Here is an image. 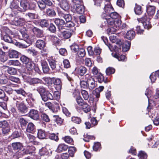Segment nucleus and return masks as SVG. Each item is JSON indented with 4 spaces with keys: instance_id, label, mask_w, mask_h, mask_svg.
<instances>
[{
    "instance_id": "c85d7f7f",
    "label": "nucleus",
    "mask_w": 159,
    "mask_h": 159,
    "mask_svg": "<svg viewBox=\"0 0 159 159\" xmlns=\"http://www.w3.org/2000/svg\"><path fill=\"white\" fill-rule=\"evenodd\" d=\"M130 46V43L128 41H125L122 45V50L123 52H126L129 50Z\"/></svg>"
},
{
    "instance_id": "6ab92c4d",
    "label": "nucleus",
    "mask_w": 159,
    "mask_h": 159,
    "mask_svg": "<svg viewBox=\"0 0 159 159\" xmlns=\"http://www.w3.org/2000/svg\"><path fill=\"white\" fill-rule=\"evenodd\" d=\"M155 7L154 6H149L147 7V12L149 16L154 15L155 13Z\"/></svg>"
},
{
    "instance_id": "c756f323",
    "label": "nucleus",
    "mask_w": 159,
    "mask_h": 159,
    "mask_svg": "<svg viewBox=\"0 0 159 159\" xmlns=\"http://www.w3.org/2000/svg\"><path fill=\"white\" fill-rule=\"evenodd\" d=\"M25 20L23 18L15 19L13 21V24L16 26H22L24 23Z\"/></svg>"
},
{
    "instance_id": "20e7f679",
    "label": "nucleus",
    "mask_w": 159,
    "mask_h": 159,
    "mask_svg": "<svg viewBox=\"0 0 159 159\" xmlns=\"http://www.w3.org/2000/svg\"><path fill=\"white\" fill-rule=\"evenodd\" d=\"M0 128H2V133L4 135L7 134L10 132V125L6 120L0 121Z\"/></svg>"
},
{
    "instance_id": "f03ea898",
    "label": "nucleus",
    "mask_w": 159,
    "mask_h": 159,
    "mask_svg": "<svg viewBox=\"0 0 159 159\" xmlns=\"http://www.w3.org/2000/svg\"><path fill=\"white\" fill-rule=\"evenodd\" d=\"M23 39L25 41V43H21L19 42L16 43V45L20 48H26L31 44L32 42L28 40L29 36L25 32L21 33Z\"/></svg>"
},
{
    "instance_id": "338daca9",
    "label": "nucleus",
    "mask_w": 159,
    "mask_h": 159,
    "mask_svg": "<svg viewBox=\"0 0 159 159\" xmlns=\"http://www.w3.org/2000/svg\"><path fill=\"white\" fill-rule=\"evenodd\" d=\"M71 120L73 122L77 124H80L81 121V120L80 117L75 116L72 117Z\"/></svg>"
},
{
    "instance_id": "c9c22d12",
    "label": "nucleus",
    "mask_w": 159,
    "mask_h": 159,
    "mask_svg": "<svg viewBox=\"0 0 159 159\" xmlns=\"http://www.w3.org/2000/svg\"><path fill=\"white\" fill-rule=\"evenodd\" d=\"M82 107V110L85 113H87L90 111V106L85 102H84L80 106Z\"/></svg>"
},
{
    "instance_id": "13d9d810",
    "label": "nucleus",
    "mask_w": 159,
    "mask_h": 159,
    "mask_svg": "<svg viewBox=\"0 0 159 159\" xmlns=\"http://www.w3.org/2000/svg\"><path fill=\"white\" fill-rule=\"evenodd\" d=\"M26 18L27 20H30L34 18V14L32 13H28L25 15Z\"/></svg>"
},
{
    "instance_id": "09e8293b",
    "label": "nucleus",
    "mask_w": 159,
    "mask_h": 159,
    "mask_svg": "<svg viewBox=\"0 0 159 159\" xmlns=\"http://www.w3.org/2000/svg\"><path fill=\"white\" fill-rule=\"evenodd\" d=\"M19 120L21 128L22 129H24L27 124V121L23 118H20Z\"/></svg>"
},
{
    "instance_id": "680f3d73",
    "label": "nucleus",
    "mask_w": 159,
    "mask_h": 159,
    "mask_svg": "<svg viewBox=\"0 0 159 159\" xmlns=\"http://www.w3.org/2000/svg\"><path fill=\"white\" fill-rule=\"evenodd\" d=\"M115 69L111 67H108L106 70V73L107 75H110L113 74L115 72Z\"/></svg>"
},
{
    "instance_id": "6e6552de",
    "label": "nucleus",
    "mask_w": 159,
    "mask_h": 159,
    "mask_svg": "<svg viewBox=\"0 0 159 159\" xmlns=\"http://www.w3.org/2000/svg\"><path fill=\"white\" fill-rule=\"evenodd\" d=\"M60 7L64 11H66L70 9V5L67 0H58Z\"/></svg>"
},
{
    "instance_id": "6e6d98bb",
    "label": "nucleus",
    "mask_w": 159,
    "mask_h": 159,
    "mask_svg": "<svg viewBox=\"0 0 159 159\" xmlns=\"http://www.w3.org/2000/svg\"><path fill=\"white\" fill-rule=\"evenodd\" d=\"M77 54L79 57H84L85 55V51L83 48L80 49L77 51Z\"/></svg>"
},
{
    "instance_id": "ea45409f",
    "label": "nucleus",
    "mask_w": 159,
    "mask_h": 159,
    "mask_svg": "<svg viewBox=\"0 0 159 159\" xmlns=\"http://www.w3.org/2000/svg\"><path fill=\"white\" fill-rule=\"evenodd\" d=\"M60 107L57 103H54L53 104L51 110L54 113L57 112L59 110Z\"/></svg>"
},
{
    "instance_id": "5701e85b",
    "label": "nucleus",
    "mask_w": 159,
    "mask_h": 159,
    "mask_svg": "<svg viewBox=\"0 0 159 159\" xmlns=\"http://www.w3.org/2000/svg\"><path fill=\"white\" fill-rule=\"evenodd\" d=\"M36 47L42 50L45 46V43L44 40H38L36 43Z\"/></svg>"
},
{
    "instance_id": "4468645a",
    "label": "nucleus",
    "mask_w": 159,
    "mask_h": 159,
    "mask_svg": "<svg viewBox=\"0 0 159 159\" xmlns=\"http://www.w3.org/2000/svg\"><path fill=\"white\" fill-rule=\"evenodd\" d=\"M54 21L56 25L58 26L59 30L62 28V25L65 24V22L64 20L59 18H55L54 19Z\"/></svg>"
},
{
    "instance_id": "4c0bfd02",
    "label": "nucleus",
    "mask_w": 159,
    "mask_h": 159,
    "mask_svg": "<svg viewBox=\"0 0 159 159\" xmlns=\"http://www.w3.org/2000/svg\"><path fill=\"white\" fill-rule=\"evenodd\" d=\"M5 55V52L0 49V60L2 62H4L7 60V58Z\"/></svg>"
},
{
    "instance_id": "774afa93",
    "label": "nucleus",
    "mask_w": 159,
    "mask_h": 159,
    "mask_svg": "<svg viewBox=\"0 0 159 159\" xmlns=\"http://www.w3.org/2000/svg\"><path fill=\"white\" fill-rule=\"evenodd\" d=\"M85 80H82L80 82L81 87L83 88H85L87 87L88 82L87 79H85Z\"/></svg>"
},
{
    "instance_id": "e2e57ef3",
    "label": "nucleus",
    "mask_w": 159,
    "mask_h": 159,
    "mask_svg": "<svg viewBox=\"0 0 159 159\" xmlns=\"http://www.w3.org/2000/svg\"><path fill=\"white\" fill-rule=\"evenodd\" d=\"M115 21L112 18L108 17L106 18V20L104 21L105 23L106 22L109 25H112L113 24H114Z\"/></svg>"
},
{
    "instance_id": "58836bf2",
    "label": "nucleus",
    "mask_w": 159,
    "mask_h": 159,
    "mask_svg": "<svg viewBox=\"0 0 159 159\" xmlns=\"http://www.w3.org/2000/svg\"><path fill=\"white\" fill-rule=\"evenodd\" d=\"M8 67L7 72L11 75H15L17 73V69L15 68L7 66Z\"/></svg>"
},
{
    "instance_id": "ddd939ff",
    "label": "nucleus",
    "mask_w": 159,
    "mask_h": 159,
    "mask_svg": "<svg viewBox=\"0 0 159 159\" xmlns=\"http://www.w3.org/2000/svg\"><path fill=\"white\" fill-rule=\"evenodd\" d=\"M59 15L61 17L64 18L66 22L71 21L72 19L71 15L69 14L64 13L61 11L59 13Z\"/></svg>"
},
{
    "instance_id": "a18cd8bd",
    "label": "nucleus",
    "mask_w": 159,
    "mask_h": 159,
    "mask_svg": "<svg viewBox=\"0 0 159 159\" xmlns=\"http://www.w3.org/2000/svg\"><path fill=\"white\" fill-rule=\"evenodd\" d=\"M134 11L136 14L140 15L142 13L141 7L140 6L136 4L134 8Z\"/></svg>"
},
{
    "instance_id": "49530a36",
    "label": "nucleus",
    "mask_w": 159,
    "mask_h": 159,
    "mask_svg": "<svg viewBox=\"0 0 159 159\" xmlns=\"http://www.w3.org/2000/svg\"><path fill=\"white\" fill-rule=\"evenodd\" d=\"M38 137L40 139H43L46 137L44 131L42 129H39L38 131Z\"/></svg>"
},
{
    "instance_id": "7c9ffc66",
    "label": "nucleus",
    "mask_w": 159,
    "mask_h": 159,
    "mask_svg": "<svg viewBox=\"0 0 159 159\" xmlns=\"http://www.w3.org/2000/svg\"><path fill=\"white\" fill-rule=\"evenodd\" d=\"M35 148L34 147L32 146H29L27 147L26 150L25 151L26 154H29L31 155L34 154V151L35 150Z\"/></svg>"
},
{
    "instance_id": "72a5a7b5",
    "label": "nucleus",
    "mask_w": 159,
    "mask_h": 159,
    "mask_svg": "<svg viewBox=\"0 0 159 159\" xmlns=\"http://www.w3.org/2000/svg\"><path fill=\"white\" fill-rule=\"evenodd\" d=\"M104 11L105 13L109 14L113 11V8L109 2L105 5Z\"/></svg>"
},
{
    "instance_id": "a211bd4d",
    "label": "nucleus",
    "mask_w": 159,
    "mask_h": 159,
    "mask_svg": "<svg viewBox=\"0 0 159 159\" xmlns=\"http://www.w3.org/2000/svg\"><path fill=\"white\" fill-rule=\"evenodd\" d=\"M13 150L19 151L23 148L22 144L20 142H15L11 144Z\"/></svg>"
},
{
    "instance_id": "1a4fd4ad",
    "label": "nucleus",
    "mask_w": 159,
    "mask_h": 159,
    "mask_svg": "<svg viewBox=\"0 0 159 159\" xmlns=\"http://www.w3.org/2000/svg\"><path fill=\"white\" fill-rule=\"evenodd\" d=\"M21 7L19 8V11L23 12L25 11L29 8V3L27 0H22L20 2Z\"/></svg>"
},
{
    "instance_id": "de8ad7c7",
    "label": "nucleus",
    "mask_w": 159,
    "mask_h": 159,
    "mask_svg": "<svg viewBox=\"0 0 159 159\" xmlns=\"http://www.w3.org/2000/svg\"><path fill=\"white\" fill-rule=\"evenodd\" d=\"M21 135V133L17 130L15 131L11 135V137L12 139L20 137Z\"/></svg>"
},
{
    "instance_id": "a19ab883",
    "label": "nucleus",
    "mask_w": 159,
    "mask_h": 159,
    "mask_svg": "<svg viewBox=\"0 0 159 159\" xmlns=\"http://www.w3.org/2000/svg\"><path fill=\"white\" fill-rule=\"evenodd\" d=\"M26 65L27 69L29 71L32 70L34 69L35 64L31 60Z\"/></svg>"
},
{
    "instance_id": "cd10ccee",
    "label": "nucleus",
    "mask_w": 159,
    "mask_h": 159,
    "mask_svg": "<svg viewBox=\"0 0 159 159\" xmlns=\"http://www.w3.org/2000/svg\"><path fill=\"white\" fill-rule=\"evenodd\" d=\"M46 15L51 17H54L56 15L54 10L52 8H48L46 9L45 12Z\"/></svg>"
},
{
    "instance_id": "c03bdc74",
    "label": "nucleus",
    "mask_w": 159,
    "mask_h": 159,
    "mask_svg": "<svg viewBox=\"0 0 159 159\" xmlns=\"http://www.w3.org/2000/svg\"><path fill=\"white\" fill-rule=\"evenodd\" d=\"M8 80L11 81V82H10L12 84H13V83H18L20 81V80L18 78L13 76L9 77Z\"/></svg>"
},
{
    "instance_id": "dca6fc26",
    "label": "nucleus",
    "mask_w": 159,
    "mask_h": 159,
    "mask_svg": "<svg viewBox=\"0 0 159 159\" xmlns=\"http://www.w3.org/2000/svg\"><path fill=\"white\" fill-rule=\"evenodd\" d=\"M19 3V1H14L11 3L10 6V8L14 11H19V8H20Z\"/></svg>"
},
{
    "instance_id": "b1692460",
    "label": "nucleus",
    "mask_w": 159,
    "mask_h": 159,
    "mask_svg": "<svg viewBox=\"0 0 159 159\" xmlns=\"http://www.w3.org/2000/svg\"><path fill=\"white\" fill-rule=\"evenodd\" d=\"M41 64L43 72L45 73H48L49 70V69L47 62L44 60H42Z\"/></svg>"
},
{
    "instance_id": "79ce46f5",
    "label": "nucleus",
    "mask_w": 159,
    "mask_h": 159,
    "mask_svg": "<svg viewBox=\"0 0 159 159\" xmlns=\"http://www.w3.org/2000/svg\"><path fill=\"white\" fill-rule=\"evenodd\" d=\"M48 61L49 65L52 70H55L56 68V64L55 60L52 59H48Z\"/></svg>"
},
{
    "instance_id": "3c124183",
    "label": "nucleus",
    "mask_w": 159,
    "mask_h": 159,
    "mask_svg": "<svg viewBox=\"0 0 159 159\" xmlns=\"http://www.w3.org/2000/svg\"><path fill=\"white\" fill-rule=\"evenodd\" d=\"M138 156L140 159H147V154L143 151H140L138 154Z\"/></svg>"
},
{
    "instance_id": "a878e982",
    "label": "nucleus",
    "mask_w": 159,
    "mask_h": 159,
    "mask_svg": "<svg viewBox=\"0 0 159 159\" xmlns=\"http://www.w3.org/2000/svg\"><path fill=\"white\" fill-rule=\"evenodd\" d=\"M39 23V25L42 27H47L49 25V20L46 19L40 20Z\"/></svg>"
},
{
    "instance_id": "0e129e2a",
    "label": "nucleus",
    "mask_w": 159,
    "mask_h": 159,
    "mask_svg": "<svg viewBox=\"0 0 159 159\" xmlns=\"http://www.w3.org/2000/svg\"><path fill=\"white\" fill-rule=\"evenodd\" d=\"M14 91L18 94H21L25 97L26 96V93L23 89H15L14 90Z\"/></svg>"
},
{
    "instance_id": "37998d69",
    "label": "nucleus",
    "mask_w": 159,
    "mask_h": 159,
    "mask_svg": "<svg viewBox=\"0 0 159 159\" xmlns=\"http://www.w3.org/2000/svg\"><path fill=\"white\" fill-rule=\"evenodd\" d=\"M101 38L102 39V40L104 42V43H105L108 46L110 51H113L114 50V48L115 47V46H114L113 47V46L111 45V44H107V40L106 38L104 37H101Z\"/></svg>"
},
{
    "instance_id": "2eb2a0df",
    "label": "nucleus",
    "mask_w": 159,
    "mask_h": 159,
    "mask_svg": "<svg viewBox=\"0 0 159 159\" xmlns=\"http://www.w3.org/2000/svg\"><path fill=\"white\" fill-rule=\"evenodd\" d=\"M32 31L34 34L38 38H41L43 36V31L40 29L36 27H34Z\"/></svg>"
},
{
    "instance_id": "7ed1b4c3",
    "label": "nucleus",
    "mask_w": 159,
    "mask_h": 159,
    "mask_svg": "<svg viewBox=\"0 0 159 159\" xmlns=\"http://www.w3.org/2000/svg\"><path fill=\"white\" fill-rule=\"evenodd\" d=\"M84 79H87L88 82V87L89 90L94 89L97 86L95 81L89 75L86 74L83 76Z\"/></svg>"
},
{
    "instance_id": "412c9836",
    "label": "nucleus",
    "mask_w": 159,
    "mask_h": 159,
    "mask_svg": "<svg viewBox=\"0 0 159 159\" xmlns=\"http://www.w3.org/2000/svg\"><path fill=\"white\" fill-rule=\"evenodd\" d=\"M60 32L61 33V35L63 38L66 39L70 38L72 34V31L68 30H65L63 31H61Z\"/></svg>"
},
{
    "instance_id": "052dcab7",
    "label": "nucleus",
    "mask_w": 159,
    "mask_h": 159,
    "mask_svg": "<svg viewBox=\"0 0 159 159\" xmlns=\"http://www.w3.org/2000/svg\"><path fill=\"white\" fill-rule=\"evenodd\" d=\"M97 77L99 82L101 83L104 82L105 83H106V81L104 80L103 76L101 73H98V74L97 75Z\"/></svg>"
},
{
    "instance_id": "2f4dec72",
    "label": "nucleus",
    "mask_w": 159,
    "mask_h": 159,
    "mask_svg": "<svg viewBox=\"0 0 159 159\" xmlns=\"http://www.w3.org/2000/svg\"><path fill=\"white\" fill-rule=\"evenodd\" d=\"M110 40L112 43H116V44L120 45L122 44V43L119 39H118L114 35H111L110 37Z\"/></svg>"
},
{
    "instance_id": "69168bd1",
    "label": "nucleus",
    "mask_w": 159,
    "mask_h": 159,
    "mask_svg": "<svg viewBox=\"0 0 159 159\" xmlns=\"http://www.w3.org/2000/svg\"><path fill=\"white\" fill-rule=\"evenodd\" d=\"M3 89L8 94H11L12 93L13 90L9 85H6L3 87Z\"/></svg>"
},
{
    "instance_id": "4d7b16f0",
    "label": "nucleus",
    "mask_w": 159,
    "mask_h": 159,
    "mask_svg": "<svg viewBox=\"0 0 159 159\" xmlns=\"http://www.w3.org/2000/svg\"><path fill=\"white\" fill-rule=\"evenodd\" d=\"M20 60L23 63L25 64L30 61L29 58L24 55L20 57Z\"/></svg>"
},
{
    "instance_id": "f704fd0d",
    "label": "nucleus",
    "mask_w": 159,
    "mask_h": 159,
    "mask_svg": "<svg viewBox=\"0 0 159 159\" xmlns=\"http://www.w3.org/2000/svg\"><path fill=\"white\" fill-rule=\"evenodd\" d=\"M135 35L134 31L131 30L128 31L126 34V37L128 39H131L134 38Z\"/></svg>"
},
{
    "instance_id": "f3484780",
    "label": "nucleus",
    "mask_w": 159,
    "mask_h": 159,
    "mask_svg": "<svg viewBox=\"0 0 159 159\" xmlns=\"http://www.w3.org/2000/svg\"><path fill=\"white\" fill-rule=\"evenodd\" d=\"M28 82L30 85L38 83H44L42 80L38 78H29L28 80Z\"/></svg>"
},
{
    "instance_id": "5fc2aeb1",
    "label": "nucleus",
    "mask_w": 159,
    "mask_h": 159,
    "mask_svg": "<svg viewBox=\"0 0 159 159\" xmlns=\"http://www.w3.org/2000/svg\"><path fill=\"white\" fill-rule=\"evenodd\" d=\"M109 17L112 18L113 19H116L119 17L120 16L116 12H111L110 13L109 15Z\"/></svg>"
},
{
    "instance_id": "0eeeda50",
    "label": "nucleus",
    "mask_w": 159,
    "mask_h": 159,
    "mask_svg": "<svg viewBox=\"0 0 159 159\" xmlns=\"http://www.w3.org/2000/svg\"><path fill=\"white\" fill-rule=\"evenodd\" d=\"M150 19L146 16L142 18V21L143 25L145 29H149L151 27V25L150 22Z\"/></svg>"
},
{
    "instance_id": "bb28decb",
    "label": "nucleus",
    "mask_w": 159,
    "mask_h": 159,
    "mask_svg": "<svg viewBox=\"0 0 159 159\" xmlns=\"http://www.w3.org/2000/svg\"><path fill=\"white\" fill-rule=\"evenodd\" d=\"M8 56L11 58H17L18 57V52L16 50H12L9 51Z\"/></svg>"
},
{
    "instance_id": "603ef678",
    "label": "nucleus",
    "mask_w": 159,
    "mask_h": 159,
    "mask_svg": "<svg viewBox=\"0 0 159 159\" xmlns=\"http://www.w3.org/2000/svg\"><path fill=\"white\" fill-rule=\"evenodd\" d=\"M41 118L43 121L48 122L50 121V119L49 116L45 113H42L41 115Z\"/></svg>"
},
{
    "instance_id": "4be33fe9",
    "label": "nucleus",
    "mask_w": 159,
    "mask_h": 159,
    "mask_svg": "<svg viewBox=\"0 0 159 159\" xmlns=\"http://www.w3.org/2000/svg\"><path fill=\"white\" fill-rule=\"evenodd\" d=\"M27 136L28 139V142L29 143H31L34 145H37L38 144L39 142L36 140L35 137L30 134H29Z\"/></svg>"
},
{
    "instance_id": "423d86ee",
    "label": "nucleus",
    "mask_w": 159,
    "mask_h": 159,
    "mask_svg": "<svg viewBox=\"0 0 159 159\" xmlns=\"http://www.w3.org/2000/svg\"><path fill=\"white\" fill-rule=\"evenodd\" d=\"M16 106L19 112L21 114H25L28 112V108L25 103L21 102L20 103H17Z\"/></svg>"
},
{
    "instance_id": "e433bc0d",
    "label": "nucleus",
    "mask_w": 159,
    "mask_h": 159,
    "mask_svg": "<svg viewBox=\"0 0 159 159\" xmlns=\"http://www.w3.org/2000/svg\"><path fill=\"white\" fill-rule=\"evenodd\" d=\"M37 2L39 8L41 10H43L46 8V6L43 0H39Z\"/></svg>"
},
{
    "instance_id": "473e14b6",
    "label": "nucleus",
    "mask_w": 159,
    "mask_h": 159,
    "mask_svg": "<svg viewBox=\"0 0 159 159\" xmlns=\"http://www.w3.org/2000/svg\"><path fill=\"white\" fill-rule=\"evenodd\" d=\"M78 73L81 76H83L87 71L86 68L84 66H81L76 69Z\"/></svg>"
},
{
    "instance_id": "9b49d317",
    "label": "nucleus",
    "mask_w": 159,
    "mask_h": 159,
    "mask_svg": "<svg viewBox=\"0 0 159 159\" xmlns=\"http://www.w3.org/2000/svg\"><path fill=\"white\" fill-rule=\"evenodd\" d=\"M52 82L54 87L57 90H60L61 88V84L60 80L59 79L53 80Z\"/></svg>"
},
{
    "instance_id": "864d4df0",
    "label": "nucleus",
    "mask_w": 159,
    "mask_h": 159,
    "mask_svg": "<svg viewBox=\"0 0 159 159\" xmlns=\"http://www.w3.org/2000/svg\"><path fill=\"white\" fill-rule=\"evenodd\" d=\"M114 57L117 58L120 61H125L126 60V57L124 55H121L119 56L117 54H115L114 55Z\"/></svg>"
},
{
    "instance_id": "f257e3e1",
    "label": "nucleus",
    "mask_w": 159,
    "mask_h": 159,
    "mask_svg": "<svg viewBox=\"0 0 159 159\" xmlns=\"http://www.w3.org/2000/svg\"><path fill=\"white\" fill-rule=\"evenodd\" d=\"M37 90L40 93L42 100L44 101H47L48 99L53 100V99L52 94L48 91H46L43 87H39L37 88Z\"/></svg>"
},
{
    "instance_id": "aec40b11",
    "label": "nucleus",
    "mask_w": 159,
    "mask_h": 159,
    "mask_svg": "<svg viewBox=\"0 0 159 159\" xmlns=\"http://www.w3.org/2000/svg\"><path fill=\"white\" fill-rule=\"evenodd\" d=\"M68 148V146L63 144H60L58 146L56 151L57 152H61L66 151Z\"/></svg>"
},
{
    "instance_id": "bf43d9fd",
    "label": "nucleus",
    "mask_w": 159,
    "mask_h": 159,
    "mask_svg": "<svg viewBox=\"0 0 159 159\" xmlns=\"http://www.w3.org/2000/svg\"><path fill=\"white\" fill-rule=\"evenodd\" d=\"M76 150V148L74 147H71L69 148L68 151L69 155L71 157H73Z\"/></svg>"
},
{
    "instance_id": "8fccbe9b",
    "label": "nucleus",
    "mask_w": 159,
    "mask_h": 159,
    "mask_svg": "<svg viewBox=\"0 0 159 159\" xmlns=\"http://www.w3.org/2000/svg\"><path fill=\"white\" fill-rule=\"evenodd\" d=\"M4 40L8 43H14L12 38L8 34H5L3 37Z\"/></svg>"
},
{
    "instance_id": "39448f33",
    "label": "nucleus",
    "mask_w": 159,
    "mask_h": 159,
    "mask_svg": "<svg viewBox=\"0 0 159 159\" xmlns=\"http://www.w3.org/2000/svg\"><path fill=\"white\" fill-rule=\"evenodd\" d=\"M81 1L79 2H76L73 3V9H74L76 12L79 14H82L84 11V8L83 5L80 4Z\"/></svg>"
},
{
    "instance_id": "393cba45",
    "label": "nucleus",
    "mask_w": 159,
    "mask_h": 159,
    "mask_svg": "<svg viewBox=\"0 0 159 159\" xmlns=\"http://www.w3.org/2000/svg\"><path fill=\"white\" fill-rule=\"evenodd\" d=\"M27 132L33 133L35 131V126L32 123L30 122L28 124L26 129Z\"/></svg>"
},
{
    "instance_id": "9d476101",
    "label": "nucleus",
    "mask_w": 159,
    "mask_h": 159,
    "mask_svg": "<svg viewBox=\"0 0 159 159\" xmlns=\"http://www.w3.org/2000/svg\"><path fill=\"white\" fill-rule=\"evenodd\" d=\"M29 116L31 118L34 120H37L39 118V112L37 110H31L29 113Z\"/></svg>"
},
{
    "instance_id": "f8f14e48",
    "label": "nucleus",
    "mask_w": 159,
    "mask_h": 159,
    "mask_svg": "<svg viewBox=\"0 0 159 159\" xmlns=\"http://www.w3.org/2000/svg\"><path fill=\"white\" fill-rule=\"evenodd\" d=\"M104 89L103 86H100L98 88H96L95 90L93 91V94L97 98L96 101H98V98L100 97V93L103 91Z\"/></svg>"
}]
</instances>
